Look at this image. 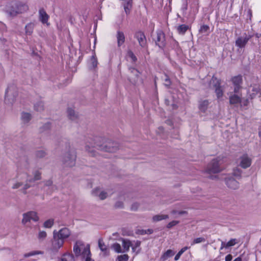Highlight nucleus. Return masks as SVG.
Here are the masks:
<instances>
[{
	"instance_id": "nucleus-1",
	"label": "nucleus",
	"mask_w": 261,
	"mask_h": 261,
	"mask_svg": "<svg viewBox=\"0 0 261 261\" xmlns=\"http://www.w3.org/2000/svg\"><path fill=\"white\" fill-rule=\"evenodd\" d=\"M103 141L104 139L101 137H95L94 140H91V142L87 143L85 147L86 150L91 155L94 156L95 155L94 150L91 149L90 146H91L92 148L109 152H115L118 150V145L117 143L111 141L104 142Z\"/></svg>"
},
{
	"instance_id": "nucleus-2",
	"label": "nucleus",
	"mask_w": 261,
	"mask_h": 261,
	"mask_svg": "<svg viewBox=\"0 0 261 261\" xmlns=\"http://www.w3.org/2000/svg\"><path fill=\"white\" fill-rule=\"evenodd\" d=\"M73 251L76 257L81 256L85 261H94L91 258L90 245L81 240L75 242L73 245Z\"/></svg>"
},
{
	"instance_id": "nucleus-3",
	"label": "nucleus",
	"mask_w": 261,
	"mask_h": 261,
	"mask_svg": "<svg viewBox=\"0 0 261 261\" xmlns=\"http://www.w3.org/2000/svg\"><path fill=\"white\" fill-rule=\"evenodd\" d=\"M28 10V7L25 4L19 2L13 3L10 6L7 8L6 12L12 17L23 13Z\"/></svg>"
},
{
	"instance_id": "nucleus-4",
	"label": "nucleus",
	"mask_w": 261,
	"mask_h": 261,
	"mask_svg": "<svg viewBox=\"0 0 261 261\" xmlns=\"http://www.w3.org/2000/svg\"><path fill=\"white\" fill-rule=\"evenodd\" d=\"M223 163V159L220 156L213 159L208 164L206 172L208 173H217L221 172L223 170V168L221 167Z\"/></svg>"
},
{
	"instance_id": "nucleus-5",
	"label": "nucleus",
	"mask_w": 261,
	"mask_h": 261,
	"mask_svg": "<svg viewBox=\"0 0 261 261\" xmlns=\"http://www.w3.org/2000/svg\"><path fill=\"white\" fill-rule=\"evenodd\" d=\"M76 154L73 150H70L66 152L63 159V163L65 166L72 167L75 164Z\"/></svg>"
},
{
	"instance_id": "nucleus-6",
	"label": "nucleus",
	"mask_w": 261,
	"mask_h": 261,
	"mask_svg": "<svg viewBox=\"0 0 261 261\" xmlns=\"http://www.w3.org/2000/svg\"><path fill=\"white\" fill-rule=\"evenodd\" d=\"M17 95V91L14 85L9 86L6 91L5 101L6 103L12 104Z\"/></svg>"
},
{
	"instance_id": "nucleus-7",
	"label": "nucleus",
	"mask_w": 261,
	"mask_h": 261,
	"mask_svg": "<svg viewBox=\"0 0 261 261\" xmlns=\"http://www.w3.org/2000/svg\"><path fill=\"white\" fill-rule=\"evenodd\" d=\"M231 82L232 84L233 92L238 93L242 89V76L241 75L233 76L231 79Z\"/></svg>"
},
{
	"instance_id": "nucleus-8",
	"label": "nucleus",
	"mask_w": 261,
	"mask_h": 261,
	"mask_svg": "<svg viewBox=\"0 0 261 261\" xmlns=\"http://www.w3.org/2000/svg\"><path fill=\"white\" fill-rule=\"evenodd\" d=\"M23 218L22 219V223L25 225L27 223L30 222L31 220L37 222L39 220V217L37 214L34 211H30L23 214Z\"/></svg>"
},
{
	"instance_id": "nucleus-9",
	"label": "nucleus",
	"mask_w": 261,
	"mask_h": 261,
	"mask_svg": "<svg viewBox=\"0 0 261 261\" xmlns=\"http://www.w3.org/2000/svg\"><path fill=\"white\" fill-rule=\"evenodd\" d=\"M65 241L58 237L53 233V238L51 242V250L53 252H57L63 246Z\"/></svg>"
},
{
	"instance_id": "nucleus-10",
	"label": "nucleus",
	"mask_w": 261,
	"mask_h": 261,
	"mask_svg": "<svg viewBox=\"0 0 261 261\" xmlns=\"http://www.w3.org/2000/svg\"><path fill=\"white\" fill-rule=\"evenodd\" d=\"M229 101L230 105H237L241 102L242 94L240 92L238 93L230 92L228 93Z\"/></svg>"
},
{
	"instance_id": "nucleus-11",
	"label": "nucleus",
	"mask_w": 261,
	"mask_h": 261,
	"mask_svg": "<svg viewBox=\"0 0 261 261\" xmlns=\"http://www.w3.org/2000/svg\"><path fill=\"white\" fill-rule=\"evenodd\" d=\"M53 233L56 234L58 237L64 241L67 239L71 234V231L67 227H64L60 229L59 231L54 230Z\"/></svg>"
},
{
	"instance_id": "nucleus-12",
	"label": "nucleus",
	"mask_w": 261,
	"mask_h": 261,
	"mask_svg": "<svg viewBox=\"0 0 261 261\" xmlns=\"http://www.w3.org/2000/svg\"><path fill=\"white\" fill-rule=\"evenodd\" d=\"M252 37L251 35H245V37L241 36L239 37L235 42L236 45L240 48H243L245 46L248 41Z\"/></svg>"
},
{
	"instance_id": "nucleus-13",
	"label": "nucleus",
	"mask_w": 261,
	"mask_h": 261,
	"mask_svg": "<svg viewBox=\"0 0 261 261\" xmlns=\"http://www.w3.org/2000/svg\"><path fill=\"white\" fill-rule=\"evenodd\" d=\"M135 37L137 39L140 46L142 48H145L147 46V40L144 34L139 31L136 33Z\"/></svg>"
},
{
	"instance_id": "nucleus-14",
	"label": "nucleus",
	"mask_w": 261,
	"mask_h": 261,
	"mask_svg": "<svg viewBox=\"0 0 261 261\" xmlns=\"http://www.w3.org/2000/svg\"><path fill=\"white\" fill-rule=\"evenodd\" d=\"M155 42V44L160 48H163L165 46L166 42L165 34L162 31H160L157 32Z\"/></svg>"
},
{
	"instance_id": "nucleus-15",
	"label": "nucleus",
	"mask_w": 261,
	"mask_h": 261,
	"mask_svg": "<svg viewBox=\"0 0 261 261\" xmlns=\"http://www.w3.org/2000/svg\"><path fill=\"white\" fill-rule=\"evenodd\" d=\"M251 159L247 154H243L239 158V165L243 168L246 169L250 166Z\"/></svg>"
},
{
	"instance_id": "nucleus-16",
	"label": "nucleus",
	"mask_w": 261,
	"mask_h": 261,
	"mask_svg": "<svg viewBox=\"0 0 261 261\" xmlns=\"http://www.w3.org/2000/svg\"><path fill=\"white\" fill-rule=\"evenodd\" d=\"M225 183L227 186L231 189L236 190L239 187V182L231 177L226 178Z\"/></svg>"
},
{
	"instance_id": "nucleus-17",
	"label": "nucleus",
	"mask_w": 261,
	"mask_h": 261,
	"mask_svg": "<svg viewBox=\"0 0 261 261\" xmlns=\"http://www.w3.org/2000/svg\"><path fill=\"white\" fill-rule=\"evenodd\" d=\"M92 194L94 196L98 197L100 200H104L108 197L107 193L103 191H100V189L98 188L93 190Z\"/></svg>"
},
{
	"instance_id": "nucleus-18",
	"label": "nucleus",
	"mask_w": 261,
	"mask_h": 261,
	"mask_svg": "<svg viewBox=\"0 0 261 261\" xmlns=\"http://www.w3.org/2000/svg\"><path fill=\"white\" fill-rule=\"evenodd\" d=\"M39 19L41 22L43 24H46L47 25L49 24L48 23V20L49 18L48 15L46 13L44 9L41 8L39 11Z\"/></svg>"
},
{
	"instance_id": "nucleus-19",
	"label": "nucleus",
	"mask_w": 261,
	"mask_h": 261,
	"mask_svg": "<svg viewBox=\"0 0 261 261\" xmlns=\"http://www.w3.org/2000/svg\"><path fill=\"white\" fill-rule=\"evenodd\" d=\"M221 81L215 76H213L210 81L209 86L211 89L215 90L221 86Z\"/></svg>"
},
{
	"instance_id": "nucleus-20",
	"label": "nucleus",
	"mask_w": 261,
	"mask_h": 261,
	"mask_svg": "<svg viewBox=\"0 0 261 261\" xmlns=\"http://www.w3.org/2000/svg\"><path fill=\"white\" fill-rule=\"evenodd\" d=\"M98 247L100 250L103 253V255L105 256H108L110 254L109 250L107 246L105 245V243L103 241L102 239H99L98 240Z\"/></svg>"
},
{
	"instance_id": "nucleus-21",
	"label": "nucleus",
	"mask_w": 261,
	"mask_h": 261,
	"mask_svg": "<svg viewBox=\"0 0 261 261\" xmlns=\"http://www.w3.org/2000/svg\"><path fill=\"white\" fill-rule=\"evenodd\" d=\"M125 13L128 15L132 8V0H121Z\"/></svg>"
},
{
	"instance_id": "nucleus-22",
	"label": "nucleus",
	"mask_w": 261,
	"mask_h": 261,
	"mask_svg": "<svg viewBox=\"0 0 261 261\" xmlns=\"http://www.w3.org/2000/svg\"><path fill=\"white\" fill-rule=\"evenodd\" d=\"M117 44L120 47L125 41V36L124 33L121 31H118L116 35Z\"/></svg>"
},
{
	"instance_id": "nucleus-23",
	"label": "nucleus",
	"mask_w": 261,
	"mask_h": 261,
	"mask_svg": "<svg viewBox=\"0 0 261 261\" xmlns=\"http://www.w3.org/2000/svg\"><path fill=\"white\" fill-rule=\"evenodd\" d=\"M209 101L208 100H203L199 101V109L202 112H205L207 109Z\"/></svg>"
},
{
	"instance_id": "nucleus-24",
	"label": "nucleus",
	"mask_w": 261,
	"mask_h": 261,
	"mask_svg": "<svg viewBox=\"0 0 261 261\" xmlns=\"http://www.w3.org/2000/svg\"><path fill=\"white\" fill-rule=\"evenodd\" d=\"M67 115L68 118L71 120H75L78 117L79 115L77 113H76L74 110L71 108H69L67 110Z\"/></svg>"
},
{
	"instance_id": "nucleus-25",
	"label": "nucleus",
	"mask_w": 261,
	"mask_h": 261,
	"mask_svg": "<svg viewBox=\"0 0 261 261\" xmlns=\"http://www.w3.org/2000/svg\"><path fill=\"white\" fill-rule=\"evenodd\" d=\"M122 247L123 248V251H122L123 252H127L129 250V248L130 246H132V243L131 242L125 239H122Z\"/></svg>"
},
{
	"instance_id": "nucleus-26",
	"label": "nucleus",
	"mask_w": 261,
	"mask_h": 261,
	"mask_svg": "<svg viewBox=\"0 0 261 261\" xmlns=\"http://www.w3.org/2000/svg\"><path fill=\"white\" fill-rule=\"evenodd\" d=\"M168 218L169 216L168 215H156L152 217V221L153 222H158Z\"/></svg>"
},
{
	"instance_id": "nucleus-27",
	"label": "nucleus",
	"mask_w": 261,
	"mask_h": 261,
	"mask_svg": "<svg viewBox=\"0 0 261 261\" xmlns=\"http://www.w3.org/2000/svg\"><path fill=\"white\" fill-rule=\"evenodd\" d=\"M21 118L24 123H27L31 119L32 116L30 113L23 112L21 114Z\"/></svg>"
},
{
	"instance_id": "nucleus-28",
	"label": "nucleus",
	"mask_w": 261,
	"mask_h": 261,
	"mask_svg": "<svg viewBox=\"0 0 261 261\" xmlns=\"http://www.w3.org/2000/svg\"><path fill=\"white\" fill-rule=\"evenodd\" d=\"M189 28V27L187 25L181 24L177 27V31L179 34L184 35Z\"/></svg>"
},
{
	"instance_id": "nucleus-29",
	"label": "nucleus",
	"mask_w": 261,
	"mask_h": 261,
	"mask_svg": "<svg viewBox=\"0 0 261 261\" xmlns=\"http://www.w3.org/2000/svg\"><path fill=\"white\" fill-rule=\"evenodd\" d=\"M35 24L33 23H29L25 25V34L30 35L32 34Z\"/></svg>"
},
{
	"instance_id": "nucleus-30",
	"label": "nucleus",
	"mask_w": 261,
	"mask_h": 261,
	"mask_svg": "<svg viewBox=\"0 0 261 261\" xmlns=\"http://www.w3.org/2000/svg\"><path fill=\"white\" fill-rule=\"evenodd\" d=\"M62 261H75L74 255L71 253H65L61 258Z\"/></svg>"
},
{
	"instance_id": "nucleus-31",
	"label": "nucleus",
	"mask_w": 261,
	"mask_h": 261,
	"mask_svg": "<svg viewBox=\"0 0 261 261\" xmlns=\"http://www.w3.org/2000/svg\"><path fill=\"white\" fill-rule=\"evenodd\" d=\"M41 179V173L39 171H36L34 173V178L28 179L27 181L29 182H33Z\"/></svg>"
},
{
	"instance_id": "nucleus-32",
	"label": "nucleus",
	"mask_w": 261,
	"mask_h": 261,
	"mask_svg": "<svg viewBox=\"0 0 261 261\" xmlns=\"http://www.w3.org/2000/svg\"><path fill=\"white\" fill-rule=\"evenodd\" d=\"M34 108L37 111L41 112L44 110V103L42 101H39L34 105Z\"/></svg>"
},
{
	"instance_id": "nucleus-33",
	"label": "nucleus",
	"mask_w": 261,
	"mask_h": 261,
	"mask_svg": "<svg viewBox=\"0 0 261 261\" xmlns=\"http://www.w3.org/2000/svg\"><path fill=\"white\" fill-rule=\"evenodd\" d=\"M111 247L117 253L123 252L120 245L117 243L113 244Z\"/></svg>"
},
{
	"instance_id": "nucleus-34",
	"label": "nucleus",
	"mask_w": 261,
	"mask_h": 261,
	"mask_svg": "<svg viewBox=\"0 0 261 261\" xmlns=\"http://www.w3.org/2000/svg\"><path fill=\"white\" fill-rule=\"evenodd\" d=\"M43 252L42 251H33L30 252L25 253L24 254V257H28L31 256L35 255H38V254H43Z\"/></svg>"
},
{
	"instance_id": "nucleus-35",
	"label": "nucleus",
	"mask_w": 261,
	"mask_h": 261,
	"mask_svg": "<svg viewBox=\"0 0 261 261\" xmlns=\"http://www.w3.org/2000/svg\"><path fill=\"white\" fill-rule=\"evenodd\" d=\"M46 152L43 150H39L35 152V156L37 158H43L46 155Z\"/></svg>"
},
{
	"instance_id": "nucleus-36",
	"label": "nucleus",
	"mask_w": 261,
	"mask_h": 261,
	"mask_svg": "<svg viewBox=\"0 0 261 261\" xmlns=\"http://www.w3.org/2000/svg\"><path fill=\"white\" fill-rule=\"evenodd\" d=\"M242 172V171L240 169L238 168H236L233 170L232 174L234 176L236 177L237 178H241Z\"/></svg>"
},
{
	"instance_id": "nucleus-37",
	"label": "nucleus",
	"mask_w": 261,
	"mask_h": 261,
	"mask_svg": "<svg viewBox=\"0 0 261 261\" xmlns=\"http://www.w3.org/2000/svg\"><path fill=\"white\" fill-rule=\"evenodd\" d=\"M215 92L218 98L222 97L223 95L224 92L221 86L216 89Z\"/></svg>"
},
{
	"instance_id": "nucleus-38",
	"label": "nucleus",
	"mask_w": 261,
	"mask_h": 261,
	"mask_svg": "<svg viewBox=\"0 0 261 261\" xmlns=\"http://www.w3.org/2000/svg\"><path fill=\"white\" fill-rule=\"evenodd\" d=\"M174 252L172 250H168L162 256L164 259H166L168 257L172 256L174 254Z\"/></svg>"
},
{
	"instance_id": "nucleus-39",
	"label": "nucleus",
	"mask_w": 261,
	"mask_h": 261,
	"mask_svg": "<svg viewBox=\"0 0 261 261\" xmlns=\"http://www.w3.org/2000/svg\"><path fill=\"white\" fill-rule=\"evenodd\" d=\"M54 223V220L50 219L44 222L43 226L45 228H51Z\"/></svg>"
},
{
	"instance_id": "nucleus-40",
	"label": "nucleus",
	"mask_w": 261,
	"mask_h": 261,
	"mask_svg": "<svg viewBox=\"0 0 261 261\" xmlns=\"http://www.w3.org/2000/svg\"><path fill=\"white\" fill-rule=\"evenodd\" d=\"M252 91L253 93L250 95L251 98H253L255 96L260 92V89L257 86H254L253 87Z\"/></svg>"
},
{
	"instance_id": "nucleus-41",
	"label": "nucleus",
	"mask_w": 261,
	"mask_h": 261,
	"mask_svg": "<svg viewBox=\"0 0 261 261\" xmlns=\"http://www.w3.org/2000/svg\"><path fill=\"white\" fill-rule=\"evenodd\" d=\"M239 242L236 239H232L229 241H228L226 244L225 246L226 247H229L234 246L235 244L238 243Z\"/></svg>"
},
{
	"instance_id": "nucleus-42",
	"label": "nucleus",
	"mask_w": 261,
	"mask_h": 261,
	"mask_svg": "<svg viewBox=\"0 0 261 261\" xmlns=\"http://www.w3.org/2000/svg\"><path fill=\"white\" fill-rule=\"evenodd\" d=\"M210 27L207 25H203L200 27L199 32L202 34H206L208 32Z\"/></svg>"
},
{
	"instance_id": "nucleus-43",
	"label": "nucleus",
	"mask_w": 261,
	"mask_h": 261,
	"mask_svg": "<svg viewBox=\"0 0 261 261\" xmlns=\"http://www.w3.org/2000/svg\"><path fill=\"white\" fill-rule=\"evenodd\" d=\"M128 259V256L127 254H123L118 256L117 261H127Z\"/></svg>"
},
{
	"instance_id": "nucleus-44",
	"label": "nucleus",
	"mask_w": 261,
	"mask_h": 261,
	"mask_svg": "<svg viewBox=\"0 0 261 261\" xmlns=\"http://www.w3.org/2000/svg\"><path fill=\"white\" fill-rule=\"evenodd\" d=\"M205 239L202 237L197 238L196 239H195L192 243H191V245H193L195 244L200 243L202 242H205Z\"/></svg>"
},
{
	"instance_id": "nucleus-45",
	"label": "nucleus",
	"mask_w": 261,
	"mask_h": 261,
	"mask_svg": "<svg viewBox=\"0 0 261 261\" xmlns=\"http://www.w3.org/2000/svg\"><path fill=\"white\" fill-rule=\"evenodd\" d=\"M47 236L46 232L45 231H40L38 234V239L40 240H44Z\"/></svg>"
},
{
	"instance_id": "nucleus-46",
	"label": "nucleus",
	"mask_w": 261,
	"mask_h": 261,
	"mask_svg": "<svg viewBox=\"0 0 261 261\" xmlns=\"http://www.w3.org/2000/svg\"><path fill=\"white\" fill-rule=\"evenodd\" d=\"M165 83L164 85L167 88H169L171 84V81L168 77V76L166 74L165 75V79H164Z\"/></svg>"
},
{
	"instance_id": "nucleus-47",
	"label": "nucleus",
	"mask_w": 261,
	"mask_h": 261,
	"mask_svg": "<svg viewBox=\"0 0 261 261\" xmlns=\"http://www.w3.org/2000/svg\"><path fill=\"white\" fill-rule=\"evenodd\" d=\"M127 56L130 58L133 62H136L137 60L136 57L131 50H129L127 52Z\"/></svg>"
},
{
	"instance_id": "nucleus-48",
	"label": "nucleus",
	"mask_w": 261,
	"mask_h": 261,
	"mask_svg": "<svg viewBox=\"0 0 261 261\" xmlns=\"http://www.w3.org/2000/svg\"><path fill=\"white\" fill-rule=\"evenodd\" d=\"M179 223L178 221H172L167 225V228L170 229Z\"/></svg>"
},
{
	"instance_id": "nucleus-49",
	"label": "nucleus",
	"mask_w": 261,
	"mask_h": 261,
	"mask_svg": "<svg viewBox=\"0 0 261 261\" xmlns=\"http://www.w3.org/2000/svg\"><path fill=\"white\" fill-rule=\"evenodd\" d=\"M91 62L93 68H95L97 66V61L96 59L95 58V55H93L92 56L91 58Z\"/></svg>"
},
{
	"instance_id": "nucleus-50",
	"label": "nucleus",
	"mask_w": 261,
	"mask_h": 261,
	"mask_svg": "<svg viewBox=\"0 0 261 261\" xmlns=\"http://www.w3.org/2000/svg\"><path fill=\"white\" fill-rule=\"evenodd\" d=\"M139 207V204L138 203H134L131 206V210L132 211H136Z\"/></svg>"
},
{
	"instance_id": "nucleus-51",
	"label": "nucleus",
	"mask_w": 261,
	"mask_h": 261,
	"mask_svg": "<svg viewBox=\"0 0 261 261\" xmlns=\"http://www.w3.org/2000/svg\"><path fill=\"white\" fill-rule=\"evenodd\" d=\"M115 207L116 208H121L123 207V203L121 201H117L115 204Z\"/></svg>"
},
{
	"instance_id": "nucleus-52",
	"label": "nucleus",
	"mask_w": 261,
	"mask_h": 261,
	"mask_svg": "<svg viewBox=\"0 0 261 261\" xmlns=\"http://www.w3.org/2000/svg\"><path fill=\"white\" fill-rule=\"evenodd\" d=\"M130 70L131 72L134 73V74H135V75L137 77L139 76V72L138 71V70L136 69L135 68H132L130 69Z\"/></svg>"
},
{
	"instance_id": "nucleus-53",
	"label": "nucleus",
	"mask_w": 261,
	"mask_h": 261,
	"mask_svg": "<svg viewBox=\"0 0 261 261\" xmlns=\"http://www.w3.org/2000/svg\"><path fill=\"white\" fill-rule=\"evenodd\" d=\"M22 183H21V182H17V183L15 184L13 186L12 188H13V189H17V188H19L20 186H22Z\"/></svg>"
},
{
	"instance_id": "nucleus-54",
	"label": "nucleus",
	"mask_w": 261,
	"mask_h": 261,
	"mask_svg": "<svg viewBox=\"0 0 261 261\" xmlns=\"http://www.w3.org/2000/svg\"><path fill=\"white\" fill-rule=\"evenodd\" d=\"M44 129H48L50 128V123L49 122L45 123L43 126Z\"/></svg>"
},
{
	"instance_id": "nucleus-55",
	"label": "nucleus",
	"mask_w": 261,
	"mask_h": 261,
	"mask_svg": "<svg viewBox=\"0 0 261 261\" xmlns=\"http://www.w3.org/2000/svg\"><path fill=\"white\" fill-rule=\"evenodd\" d=\"M46 186H51L53 185V181L51 180H48L45 182L44 184Z\"/></svg>"
},
{
	"instance_id": "nucleus-56",
	"label": "nucleus",
	"mask_w": 261,
	"mask_h": 261,
	"mask_svg": "<svg viewBox=\"0 0 261 261\" xmlns=\"http://www.w3.org/2000/svg\"><path fill=\"white\" fill-rule=\"evenodd\" d=\"M232 258V255L231 254H228L225 256V261H231Z\"/></svg>"
},
{
	"instance_id": "nucleus-57",
	"label": "nucleus",
	"mask_w": 261,
	"mask_h": 261,
	"mask_svg": "<svg viewBox=\"0 0 261 261\" xmlns=\"http://www.w3.org/2000/svg\"><path fill=\"white\" fill-rule=\"evenodd\" d=\"M189 247H185L182 248L180 251L181 253H184L185 251H186L187 249H188Z\"/></svg>"
},
{
	"instance_id": "nucleus-58",
	"label": "nucleus",
	"mask_w": 261,
	"mask_h": 261,
	"mask_svg": "<svg viewBox=\"0 0 261 261\" xmlns=\"http://www.w3.org/2000/svg\"><path fill=\"white\" fill-rule=\"evenodd\" d=\"M166 123L169 125H172L173 124V123L171 120H167L166 121Z\"/></svg>"
},
{
	"instance_id": "nucleus-59",
	"label": "nucleus",
	"mask_w": 261,
	"mask_h": 261,
	"mask_svg": "<svg viewBox=\"0 0 261 261\" xmlns=\"http://www.w3.org/2000/svg\"><path fill=\"white\" fill-rule=\"evenodd\" d=\"M30 187H31V186L29 184H26L24 185L23 189H24V190H25L29 189Z\"/></svg>"
},
{
	"instance_id": "nucleus-60",
	"label": "nucleus",
	"mask_w": 261,
	"mask_h": 261,
	"mask_svg": "<svg viewBox=\"0 0 261 261\" xmlns=\"http://www.w3.org/2000/svg\"><path fill=\"white\" fill-rule=\"evenodd\" d=\"M226 243H225L224 242H222L221 244V249H222L223 248H227L225 245Z\"/></svg>"
},
{
	"instance_id": "nucleus-61",
	"label": "nucleus",
	"mask_w": 261,
	"mask_h": 261,
	"mask_svg": "<svg viewBox=\"0 0 261 261\" xmlns=\"http://www.w3.org/2000/svg\"><path fill=\"white\" fill-rule=\"evenodd\" d=\"M159 132L163 133L164 132V128L162 126H160L158 128Z\"/></svg>"
},
{
	"instance_id": "nucleus-62",
	"label": "nucleus",
	"mask_w": 261,
	"mask_h": 261,
	"mask_svg": "<svg viewBox=\"0 0 261 261\" xmlns=\"http://www.w3.org/2000/svg\"><path fill=\"white\" fill-rule=\"evenodd\" d=\"M180 256H179V254H177L175 255V257H174V260H178V259H179V257H180Z\"/></svg>"
},
{
	"instance_id": "nucleus-63",
	"label": "nucleus",
	"mask_w": 261,
	"mask_h": 261,
	"mask_svg": "<svg viewBox=\"0 0 261 261\" xmlns=\"http://www.w3.org/2000/svg\"><path fill=\"white\" fill-rule=\"evenodd\" d=\"M186 213H187V212L186 211H180V212H178V214L180 215H184V214H186Z\"/></svg>"
},
{
	"instance_id": "nucleus-64",
	"label": "nucleus",
	"mask_w": 261,
	"mask_h": 261,
	"mask_svg": "<svg viewBox=\"0 0 261 261\" xmlns=\"http://www.w3.org/2000/svg\"><path fill=\"white\" fill-rule=\"evenodd\" d=\"M233 261H242V259L240 257L236 258Z\"/></svg>"
}]
</instances>
